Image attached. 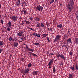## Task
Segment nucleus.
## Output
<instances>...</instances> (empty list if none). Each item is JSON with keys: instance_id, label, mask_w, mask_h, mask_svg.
<instances>
[{"instance_id": "obj_60", "label": "nucleus", "mask_w": 78, "mask_h": 78, "mask_svg": "<svg viewBox=\"0 0 78 78\" xmlns=\"http://www.w3.org/2000/svg\"><path fill=\"white\" fill-rule=\"evenodd\" d=\"M22 23H23V21H22Z\"/></svg>"}, {"instance_id": "obj_17", "label": "nucleus", "mask_w": 78, "mask_h": 78, "mask_svg": "<svg viewBox=\"0 0 78 78\" xmlns=\"http://www.w3.org/2000/svg\"><path fill=\"white\" fill-rule=\"evenodd\" d=\"M33 75H37V72L36 71H34L33 73Z\"/></svg>"}, {"instance_id": "obj_9", "label": "nucleus", "mask_w": 78, "mask_h": 78, "mask_svg": "<svg viewBox=\"0 0 78 78\" xmlns=\"http://www.w3.org/2000/svg\"><path fill=\"white\" fill-rule=\"evenodd\" d=\"M23 12H24V14H27V11L25 10V8H23L22 10L21 11V13H23Z\"/></svg>"}, {"instance_id": "obj_38", "label": "nucleus", "mask_w": 78, "mask_h": 78, "mask_svg": "<svg viewBox=\"0 0 78 78\" xmlns=\"http://www.w3.org/2000/svg\"><path fill=\"white\" fill-rule=\"evenodd\" d=\"M47 40L48 42H50V40L49 39L48 37H47Z\"/></svg>"}, {"instance_id": "obj_57", "label": "nucleus", "mask_w": 78, "mask_h": 78, "mask_svg": "<svg viewBox=\"0 0 78 78\" xmlns=\"http://www.w3.org/2000/svg\"><path fill=\"white\" fill-rule=\"evenodd\" d=\"M27 28H29H29H30V27H28V26H27Z\"/></svg>"}, {"instance_id": "obj_62", "label": "nucleus", "mask_w": 78, "mask_h": 78, "mask_svg": "<svg viewBox=\"0 0 78 78\" xmlns=\"http://www.w3.org/2000/svg\"><path fill=\"white\" fill-rule=\"evenodd\" d=\"M0 39H2V38L0 36Z\"/></svg>"}, {"instance_id": "obj_42", "label": "nucleus", "mask_w": 78, "mask_h": 78, "mask_svg": "<svg viewBox=\"0 0 78 78\" xmlns=\"http://www.w3.org/2000/svg\"><path fill=\"white\" fill-rule=\"evenodd\" d=\"M3 51V49H0V53H2V51Z\"/></svg>"}, {"instance_id": "obj_35", "label": "nucleus", "mask_w": 78, "mask_h": 78, "mask_svg": "<svg viewBox=\"0 0 78 78\" xmlns=\"http://www.w3.org/2000/svg\"><path fill=\"white\" fill-rule=\"evenodd\" d=\"M3 20H1V23L2 24H3V22H4Z\"/></svg>"}, {"instance_id": "obj_11", "label": "nucleus", "mask_w": 78, "mask_h": 78, "mask_svg": "<svg viewBox=\"0 0 78 78\" xmlns=\"http://www.w3.org/2000/svg\"><path fill=\"white\" fill-rule=\"evenodd\" d=\"M67 43L68 44H70L71 43V38H69L67 41Z\"/></svg>"}, {"instance_id": "obj_40", "label": "nucleus", "mask_w": 78, "mask_h": 78, "mask_svg": "<svg viewBox=\"0 0 78 78\" xmlns=\"http://www.w3.org/2000/svg\"><path fill=\"white\" fill-rule=\"evenodd\" d=\"M29 29H30V30H32V31H34V30L32 28L30 27L29 28Z\"/></svg>"}, {"instance_id": "obj_4", "label": "nucleus", "mask_w": 78, "mask_h": 78, "mask_svg": "<svg viewBox=\"0 0 78 78\" xmlns=\"http://www.w3.org/2000/svg\"><path fill=\"white\" fill-rule=\"evenodd\" d=\"M61 37V36H60V35H57L56 37L54 39V42H58V41H59V40H60Z\"/></svg>"}, {"instance_id": "obj_24", "label": "nucleus", "mask_w": 78, "mask_h": 78, "mask_svg": "<svg viewBox=\"0 0 78 78\" xmlns=\"http://www.w3.org/2000/svg\"><path fill=\"white\" fill-rule=\"evenodd\" d=\"M69 55H71V56H72V55H73V52L70 51L69 52Z\"/></svg>"}, {"instance_id": "obj_6", "label": "nucleus", "mask_w": 78, "mask_h": 78, "mask_svg": "<svg viewBox=\"0 0 78 78\" xmlns=\"http://www.w3.org/2000/svg\"><path fill=\"white\" fill-rule=\"evenodd\" d=\"M23 72L24 73H23V74L24 75H25V74H27V73H28L29 69L28 68H27L24 70Z\"/></svg>"}, {"instance_id": "obj_21", "label": "nucleus", "mask_w": 78, "mask_h": 78, "mask_svg": "<svg viewBox=\"0 0 78 78\" xmlns=\"http://www.w3.org/2000/svg\"><path fill=\"white\" fill-rule=\"evenodd\" d=\"M73 75L72 74H69V78H72V77L73 76Z\"/></svg>"}, {"instance_id": "obj_20", "label": "nucleus", "mask_w": 78, "mask_h": 78, "mask_svg": "<svg viewBox=\"0 0 78 78\" xmlns=\"http://www.w3.org/2000/svg\"><path fill=\"white\" fill-rule=\"evenodd\" d=\"M53 72L54 73H56V68H55V67H53Z\"/></svg>"}, {"instance_id": "obj_29", "label": "nucleus", "mask_w": 78, "mask_h": 78, "mask_svg": "<svg viewBox=\"0 0 78 78\" xmlns=\"http://www.w3.org/2000/svg\"><path fill=\"white\" fill-rule=\"evenodd\" d=\"M41 26L42 27H44V23H41Z\"/></svg>"}, {"instance_id": "obj_23", "label": "nucleus", "mask_w": 78, "mask_h": 78, "mask_svg": "<svg viewBox=\"0 0 78 78\" xmlns=\"http://www.w3.org/2000/svg\"><path fill=\"white\" fill-rule=\"evenodd\" d=\"M16 40H17L16 38L15 37H14V38H12V41H16Z\"/></svg>"}, {"instance_id": "obj_31", "label": "nucleus", "mask_w": 78, "mask_h": 78, "mask_svg": "<svg viewBox=\"0 0 78 78\" xmlns=\"http://www.w3.org/2000/svg\"><path fill=\"white\" fill-rule=\"evenodd\" d=\"M35 45H39V43H34Z\"/></svg>"}, {"instance_id": "obj_55", "label": "nucleus", "mask_w": 78, "mask_h": 78, "mask_svg": "<svg viewBox=\"0 0 78 78\" xmlns=\"http://www.w3.org/2000/svg\"><path fill=\"white\" fill-rule=\"evenodd\" d=\"M23 24H24V23H21V25H23Z\"/></svg>"}, {"instance_id": "obj_36", "label": "nucleus", "mask_w": 78, "mask_h": 78, "mask_svg": "<svg viewBox=\"0 0 78 78\" xmlns=\"http://www.w3.org/2000/svg\"><path fill=\"white\" fill-rule=\"evenodd\" d=\"M9 41H12V38L11 37H10L9 38Z\"/></svg>"}, {"instance_id": "obj_54", "label": "nucleus", "mask_w": 78, "mask_h": 78, "mask_svg": "<svg viewBox=\"0 0 78 78\" xmlns=\"http://www.w3.org/2000/svg\"><path fill=\"white\" fill-rule=\"evenodd\" d=\"M24 5H27V3H26V2H24Z\"/></svg>"}, {"instance_id": "obj_53", "label": "nucleus", "mask_w": 78, "mask_h": 78, "mask_svg": "<svg viewBox=\"0 0 78 78\" xmlns=\"http://www.w3.org/2000/svg\"><path fill=\"white\" fill-rule=\"evenodd\" d=\"M2 6H1V4H0V9H1Z\"/></svg>"}, {"instance_id": "obj_56", "label": "nucleus", "mask_w": 78, "mask_h": 78, "mask_svg": "<svg viewBox=\"0 0 78 78\" xmlns=\"http://www.w3.org/2000/svg\"><path fill=\"white\" fill-rule=\"evenodd\" d=\"M22 77H23V78H24V77H25V76H24L23 75H22Z\"/></svg>"}, {"instance_id": "obj_48", "label": "nucleus", "mask_w": 78, "mask_h": 78, "mask_svg": "<svg viewBox=\"0 0 78 78\" xmlns=\"http://www.w3.org/2000/svg\"><path fill=\"white\" fill-rule=\"evenodd\" d=\"M30 20H33V17H31L30 18Z\"/></svg>"}, {"instance_id": "obj_64", "label": "nucleus", "mask_w": 78, "mask_h": 78, "mask_svg": "<svg viewBox=\"0 0 78 78\" xmlns=\"http://www.w3.org/2000/svg\"><path fill=\"white\" fill-rule=\"evenodd\" d=\"M48 30H49V28H48Z\"/></svg>"}, {"instance_id": "obj_34", "label": "nucleus", "mask_w": 78, "mask_h": 78, "mask_svg": "<svg viewBox=\"0 0 78 78\" xmlns=\"http://www.w3.org/2000/svg\"><path fill=\"white\" fill-rule=\"evenodd\" d=\"M7 27L8 28H7V31H10V29L9 28V27Z\"/></svg>"}, {"instance_id": "obj_18", "label": "nucleus", "mask_w": 78, "mask_h": 78, "mask_svg": "<svg viewBox=\"0 0 78 78\" xmlns=\"http://www.w3.org/2000/svg\"><path fill=\"white\" fill-rule=\"evenodd\" d=\"M28 50H29V51H32V52H33V51H34V50L31 48H29L28 49Z\"/></svg>"}, {"instance_id": "obj_12", "label": "nucleus", "mask_w": 78, "mask_h": 78, "mask_svg": "<svg viewBox=\"0 0 78 78\" xmlns=\"http://www.w3.org/2000/svg\"><path fill=\"white\" fill-rule=\"evenodd\" d=\"M20 0H18L16 2V5L17 6H19V5H20Z\"/></svg>"}, {"instance_id": "obj_13", "label": "nucleus", "mask_w": 78, "mask_h": 78, "mask_svg": "<svg viewBox=\"0 0 78 78\" xmlns=\"http://www.w3.org/2000/svg\"><path fill=\"white\" fill-rule=\"evenodd\" d=\"M75 44H78V38H76L74 40Z\"/></svg>"}, {"instance_id": "obj_44", "label": "nucleus", "mask_w": 78, "mask_h": 78, "mask_svg": "<svg viewBox=\"0 0 78 78\" xmlns=\"http://www.w3.org/2000/svg\"><path fill=\"white\" fill-rule=\"evenodd\" d=\"M62 47H66V45L64 44V45H62Z\"/></svg>"}, {"instance_id": "obj_39", "label": "nucleus", "mask_w": 78, "mask_h": 78, "mask_svg": "<svg viewBox=\"0 0 78 78\" xmlns=\"http://www.w3.org/2000/svg\"><path fill=\"white\" fill-rule=\"evenodd\" d=\"M37 36L38 37H41V35L40 34H37Z\"/></svg>"}, {"instance_id": "obj_7", "label": "nucleus", "mask_w": 78, "mask_h": 78, "mask_svg": "<svg viewBox=\"0 0 78 78\" xmlns=\"http://www.w3.org/2000/svg\"><path fill=\"white\" fill-rule=\"evenodd\" d=\"M53 59H52L49 62V63L48 64V65L49 66V68H51V64H53Z\"/></svg>"}, {"instance_id": "obj_22", "label": "nucleus", "mask_w": 78, "mask_h": 78, "mask_svg": "<svg viewBox=\"0 0 78 78\" xmlns=\"http://www.w3.org/2000/svg\"><path fill=\"white\" fill-rule=\"evenodd\" d=\"M24 22H26V23H27V24H29V23H30V22L29 21L25 20Z\"/></svg>"}, {"instance_id": "obj_52", "label": "nucleus", "mask_w": 78, "mask_h": 78, "mask_svg": "<svg viewBox=\"0 0 78 78\" xmlns=\"http://www.w3.org/2000/svg\"><path fill=\"white\" fill-rule=\"evenodd\" d=\"M50 30L51 31V32H53V30H52V29H50Z\"/></svg>"}, {"instance_id": "obj_49", "label": "nucleus", "mask_w": 78, "mask_h": 78, "mask_svg": "<svg viewBox=\"0 0 78 78\" xmlns=\"http://www.w3.org/2000/svg\"><path fill=\"white\" fill-rule=\"evenodd\" d=\"M19 19H20V20H21V19H22V17H20V18H19Z\"/></svg>"}, {"instance_id": "obj_28", "label": "nucleus", "mask_w": 78, "mask_h": 78, "mask_svg": "<svg viewBox=\"0 0 78 78\" xmlns=\"http://www.w3.org/2000/svg\"><path fill=\"white\" fill-rule=\"evenodd\" d=\"M33 36H37V34L36 33H34L33 34Z\"/></svg>"}, {"instance_id": "obj_41", "label": "nucleus", "mask_w": 78, "mask_h": 78, "mask_svg": "<svg viewBox=\"0 0 78 78\" xmlns=\"http://www.w3.org/2000/svg\"><path fill=\"white\" fill-rule=\"evenodd\" d=\"M68 32L69 34V35H71V34H70V31L68 30Z\"/></svg>"}, {"instance_id": "obj_46", "label": "nucleus", "mask_w": 78, "mask_h": 78, "mask_svg": "<svg viewBox=\"0 0 78 78\" xmlns=\"http://www.w3.org/2000/svg\"><path fill=\"white\" fill-rule=\"evenodd\" d=\"M53 55V54L52 53H51L49 54V55Z\"/></svg>"}, {"instance_id": "obj_5", "label": "nucleus", "mask_w": 78, "mask_h": 78, "mask_svg": "<svg viewBox=\"0 0 78 78\" xmlns=\"http://www.w3.org/2000/svg\"><path fill=\"white\" fill-rule=\"evenodd\" d=\"M23 31H20V32H19L17 34L18 36L19 37H21V36H23L24 35L23 34Z\"/></svg>"}, {"instance_id": "obj_1", "label": "nucleus", "mask_w": 78, "mask_h": 78, "mask_svg": "<svg viewBox=\"0 0 78 78\" xmlns=\"http://www.w3.org/2000/svg\"><path fill=\"white\" fill-rule=\"evenodd\" d=\"M74 6H75V4L73 0H70L69 1V4H68L67 6L70 12H72V9H73Z\"/></svg>"}, {"instance_id": "obj_27", "label": "nucleus", "mask_w": 78, "mask_h": 78, "mask_svg": "<svg viewBox=\"0 0 78 78\" xmlns=\"http://www.w3.org/2000/svg\"><path fill=\"white\" fill-rule=\"evenodd\" d=\"M37 27L39 28V27H40V25L39 23H38L37 24Z\"/></svg>"}, {"instance_id": "obj_30", "label": "nucleus", "mask_w": 78, "mask_h": 78, "mask_svg": "<svg viewBox=\"0 0 78 78\" xmlns=\"http://www.w3.org/2000/svg\"><path fill=\"white\" fill-rule=\"evenodd\" d=\"M55 0H52L51 1V2H50V4H51V3H53L54 2V1Z\"/></svg>"}, {"instance_id": "obj_37", "label": "nucleus", "mask_w": 78, "mask_h": 78, "mask_svg": "<svg viewBox=\"0 0 78 78\" xmlns=\"http://www.w3.org/2000/svg\"><path fill=\"white\" fill-rule=\"evenodd\" d=\"M70 69H71L72 70H74L75 69V68L74 67L71 66L70 67Z\"/></svg>"}, {"instance_id": "obj_63", "label": "nucleus", "mask_w": 78, "mask_h": 78, "mask_svg": "<svg viewBox=\"0 0 78 78\" xmlns=\"http://www.w3.org/2000/svg\"><path fill=\"white\" fill-rule=\"evenodd\" d=\"M10 18L11 19H12V17H10Z\"/></svg>"}, {"instance_id": "obj_47", "label": "nucleus", "mask_w": 78, "mask_h": 78, "mask_svg": "<svg viewBox=\"0 0 78 78\" xmlns=\"http://www.w3.org/2000/svg\"><path fill=\"white\" fill-rule=\"evenodd\" d=\"M26 48H27V49H28H28H29V48H28V46H27V45L26 46Z\"/></svg>"}, {"instance_id": "obj_2", "label": "nucleus", "mask_w": 78, "mask_h": 78, "mask_svg": "<svg viewBox=\"0 0 78 78\" xmlns=\"http://www.w3.org/2000/svg\"><path fill=\"white\" fill-rule=\"evenodd\" d=\"M57 57L58 58V60L59 61L60 59H59V57H60L62 59H66V57L64 56V55H63L62 54L60 55L59 53H58L57 55Z\"/></svg>"}, {"instance_id": "obj_51", "label": "nucleus", "mask_w": 78, "mask_h": 78, "mask_svg": "<svg viewBox=\"0 0 78 78\" xmlns=\"http://www.w3.org/2000/svg\"><path fill=\"white\" fill-rule=\"evenodd\" d=\"M22 41H24V40H23V41H19V42H20V43L22 42Z\"/></svg>"}, {"instance_id": "obj_32", "label": "nucleus", "mask_w": 78, "mask_h": 78, "mask_svg": "<svg viewBox=\"0 0 78 78\" xmlns=\"http://www.w3.org/2000/svg\"><path fill=\"white\" fill-rule=\"evenodd\" d=\"M76 69L77 70H78V65L77 64L76 65Z\"/></svg>"}, {"instance_id": "obj_58", "label": "nucleus", "mask_w": 78, "mask_h": 78, "mask_svg": "<svg viewBox=\"0 0 78 78\" xmlns=\"http://www.w3.org/2000/svg\"><path fill=\"white\" fill-rule=\"evenodd\" d=\"M58 0H55V2H57Z\"/></svg>"}, {"instance_id": "obj_10", "label": "nucleus", "mask_w": 78, "mask_h": 78, "mask_svg": "<svg viewBox=\"0 0 78 78\" xmlns=\"http://www.w3.org/2000/svg\"><path fill=\"white\" fill-rule=\"evenodd\" d=\"M29 54H31V55H33V56H35L36 57H37V55L35 54H34L33 53L31 52H29Z\"/></svg>"}, {"instance_id": "obj_14", "label": "nucleus", "mask_w": 78, "mask_h": 78, "mask_svg": "<svg viewBox=\"0 0 78 78\" xmlns=\"http://www.w3.org/2000/svg\"><path fill=\"white\" fill-rule=\"evenodd\" d=\"M14 42V47H17V46H18V43L15 42Z\"/></svg>"}, {"instance_id": "obj_19", "label": "nucleus", "mask_w": 78, "mask_h": 78, "mask_svg": "<svg viewBox=\"0 0 78 78\" xmlns=\"http://www.w3.org/2000/svg\"><path fill=\"white\" fill-rule=\"evenodd\" d=\"M42 36H43L44 38H45V37H46V36H47V34H44L41 35Z\"/></svg>"}, {"instance_id": "obj_25", "label": "nucleus", "mask_w": 78, "mask_h": 78, "mask_svg": "<svg viewBox=\"0 0 78 78\" xmlns=\"http://www.w3.org/2000/svg\"><path fill=\"white\" fill-rule=\"evenodd\" d=\"M34 20H36V21H38V22H39V18H37L36 19H35Z\"/></svg>"}, {"instance_id": "obj_61", "label": "nucleus", "mask_w": 78, "mask_h": 78, "mask_svg": "<svg viewBox=\"0 0 78 78\" xmlns=\"http://www.w3.org/2000/svg\"><path fill=\"white\" fill-rule=\"evenodd\" d=\"M0 13H1V11L0 10Z\"/></svg>"}, {"instance_id": "obj_45", "label": "nucleus", "mask_w": 78, "mask_h": 78, "mask_svg": "<svg viewBox=\"0 0 78 78\" xmlns=\"http://www.w3.org/2000/svg\"><path fill=\"white\" fill-rule=\"evenodd\" d=\"M61 64H60V65H62L63 64H64V62H62L61 63Z\"/></svg>"}, {"instance_id": "obj_26", "label": "nucleus", "mask_w": 78, "mask_h": 78, "mask_svg": "<svg viewBox=\"0 0 78 78\" xmlns=\"http://www.w3.org/2000/svg\"><path fill=\"white\" fill-rule=\"evenodd\" d=\"M31 63H29L28 65V67H31Z\"/></svg>"}, {"instance_id": "obj_15", "label": "nucleus", "mask_w": 78, "mask_h": 78, "mask_svg": "<svg viewBox=\"0 0 78 78\" xmlns=\"http://www.w3.org/2000/svg\"><path fill=\"white\" fill-rule=\"evenodd\" d=\"M57 28H61L62 27V24H60L59 25L57 24Z\"/></svg>"}, {"instance_id": "obj_50", "label": "nucleus", "mask_w": 78, "mask_h": 78, "mask_svg": "<svg viewBox=\"0 0 78 78\" xmlns=\"http://www.w3.org/2000/svg\"><path fill=\"white\" fill-rule=\"evenodd\" d=\"M20 39H21V40H23V38L22 37H20Z\"/></svg>"}, {"instance_id": "obj_3", "label": "nucleus", "mask_w": 78, "mask_h": 78, "mask_svg": "<svg viewBox=\"0 0 78 78\" xmlns=\"http://www.w3.org/2000/svg\"><path fill=\"white\" fill-rule=\"evenodd\" d=\"M36 9L37 11H41H41H42L43 10H44V8L42 6H41L40 5H39V6H37L36 7Z\"/></svg>"}, {"instance_id": "obj_43", "label": "nucleus", "mask_w": 78, "mask_h": 78, "mask_svg": "<svg viewBox=\"0 0 78 78\" xmlns=\"http://www.w3.org/2000/svg\"><path fill=\"white\" fill-rule=\"evenodd\" d=\"M64 37H65V38H66V34H64Z\"/></svg>"}, {"instance_id": "obj_59", "label": "nucleus", "mask_w": 78, "mask_h": 78, "mask_svg": "<svg viewBox=\"0 0 78 78\" xmlns=\"http://www.w3.org/2000/svg\"><path fill=\"white\" fill-rule=\"evenodd\" d=\"M66 48H67V45L66 47Z\"/></svg>"}, {"instance_id": "obj_33", "label": "nucleus", "mask_w": 78, "mask_h": 78, "mask_svg": "<svg viewBox=\"0 0 78 78\" xmlns=\"http://www.w3.org/2000/svg\"><path fill=\"white\" fill-rule=\"evenodd\" d=\"M3 45V44L2 42L0 41V46H2V45Z\"/></svg>"}, {"instance_id": "obj_8", "label": "nucleus", "mask_w": 78, "mask_h": 78, "mask_svg": "<svg viewBox=\"0 0 78 78\" xmlns=\"http://www.w3.org/2000/svg\"><path fill=\"white\" fill-rule=\"evenodd\" d=\"M12 19L13 21H17V17L16 16H12Z\"/></svg>"}, {"instance_id": "obj_16", "label": "nucleus", "mask_w": 78, "mask_h": 78, "mask_svg": "<svg viewBox=\"0 0 78 78\" xmlns=\"http://www.w3.org/2000/svg\"><path fill=\"white\" fill-rule=\"evenodd\" d=\"M8 25L9 28H11V26L12 25V24H11V22L10 21H9L8 23Z\"/></svg>"}]
</instances>
